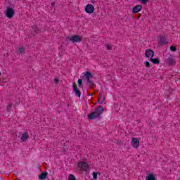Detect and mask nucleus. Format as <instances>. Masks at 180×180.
Wrapping results in <instances>:
<instances>
[{
	"mask_svg": "<svg viewBox=\"0 0 180 180\" xmlns=\"http://www.w3.org/2000/svg\"><path fill=\"white\" fill-rule=\"evenodd\" d=\"M18 54H23L25 53V47H20L18 49Z\"/></svg>",
	"mask_w": 180,
	"mask_h": 180,
	"instance_id": "dca6fc26",
	"label": "nucleus"
},
{
	"mask_svg": "<svg viewBox=\"0 0 180 180\" xmlns=\"http://www.w3.org/2000/svg\"><path fill=\"white\" fill-rule=\"evenodd\" d=\"M68 40H69V41H72V43H79L81 42V40H82V38L80 36L74 35L68 37Z\"/></svg>",
	"mask_w": 180,
	"mask_h": 180,
	"instance_id": "f03ea898",
	"label": "nucleus"
},
{
	"mask_svg": "<svg viewBox=\"0 0 180 180\" xmlns=\"http://www.w3.org/2000/svg\"><path fill=\"white\" fill-rule=\"evenodd\" d=\"M171 51H176V48L174 46H170Z\"/></svg>",
	"mask_w": 180,
	"mask_h": 180,
	"instance_id": "4be33fe9",
	"label": "nucleus"
},
{
	"mask_svg": "<svg viewBox=\"0 0 180 180\" xmlns=\"http://www.w3.org/2000/svg\"><path fill=\"white\" fill-rule=\"evenodd\" d=\"M84 77H86L87 81H90L91 78H92V74L89 71L84 72Z\"/></svg>",
	"mask_w": 180,
	"mask_h": 180,
	"instance_id": "f8f14e48",
	"label": "nucleus"
},
{
	"mask_svg": "<svg viewBox=\"0 0 180 180\" xmlns=\"http://www.w3.org/2000/svg\"><path fill=\"white\" fill-rule=\"evenodd\" d=\"M150 61H152V63L153 64H160V59H158L157 58H151Z\"/></svg>",
	"mask_w": 180,
	"mask_h": 180,
	"instance_id": "2eb2a0df",
	"label": "nucleus"
},
{
	"mask_svg": "<svg viewBox=\"0 0 180 180\" xmlns=\"http://www.w3.org/2000/svg\"><path fill=\"white\" fill-rule=\"evenodd\" d=\"M84 11L86 13H94V12H95V7H94L92 4H87L85 6Z\"/></svg>",
	"mask_w": 180,
	"mask_h": 180,
	"instance_id": "20e7f679",
	"label": "nucleus"
},
{
	"mask_svg": "<svg viewBox=\"0 0 180 180\" xmlns=\"http://www.w3.org/2000/svg\"><path fill=\"white\" fill-rule=\"evenodd\" d=\"M68 180H77L75 179V176L72 174H69Z\"/></svg>",
	"mask_w": 180,
	"mask_h": 180,
	"instance_id": "aec40b11",
	"label": "nucleus"
},
{
	"mask_svg": "<svg viewBox=\"0 0 180 180\" xmlns=\"http://www.w3.org/2000/svg\"><path fill=\"white\" fill-rule=\"evenodd\" d=\"M18 139H20L22 142H25L29 139V134H27V132H20Z\"/></svg>",
	"mask_w": 180,
	"mask_h": 180,
	"instance_id": "39448f33",
	"label": "nucleus"
},
{
	"mask_svg": "<svg viewBox=\"0 0 180 180\" xmlns=\"http://www.w3.org/2000/svg\"><path fill=\"white\" fill-rule=\"evenodd\" d=\"M101 99H102V97H100V98L98 99L97 102H98V103H101Z\"/></svg>",
	"mask_w": 180,
	"mask_h": 180,
	"instance_id": "bb28decb",
	"label": "nucleus"
},
{
	"mask_svg": "<svg viewBox=\"0 0 180 180\" xmlns=\"http://www.w3.org/2000/svg\"><path fill=\"white\" fill-rule=\"evenodd\" d=\"M103 113V107L102 106H98L97 107L94 112L91 113L87 115L88 119L89 120H94V119H96L98 117H101V115Z\"/></svg>",
	"mask_w": 180,
	"mask_h": 180,
	"instance_id": "f257e3e1",
	"label": "nucleus"
},
{
	"mask_svg": "<svg viewBox=\"0 0 180 180\" xmlns=\"http://www.w3.org/2000/svg\"><path fill=\"white\" fill-rule=\"evenodd\" d=\"M166 63L169 65H175V64H176V61H175V59H174V58H172V55H170V56L167 58Z\"/></svg>",
	"mask_w": 180,
	"mask_h": 180,
	"instance_id": "9d476101",
	"label": "nucleus"
},
{
	"mask_svg": "<svg viewBox=\"0 0 180 180\" xmlns=\"http://www.w3.org/2000/svg\"><path fill=\"white\" fill-rule=\"evenodd\" d=\"M139 2H141L143 5H147V3L149 0H138Z\"/></svg>",
	"mask_w": 180,
	"mask_h": 180,
	"instance_id": "6ab92c4d",
	"label": "nucleus"
},
{
	"mask_svg": "<svg viewBox=\"0 0 180 180\" xmlns=\"http://www.w3.org/2000/svg\"><path fill=\"white\" fill-rule=\"evenodd\" d=\"M106 101V97L101 96V99L100 100V105H103L105 103V101Z\"/></svg>",
	"mask_w": 180,
	"mask_h": 180,
	"instance_id": "f3484780",
	"label": "nucleus"
},
{
	"mask_svg": "<svg viewBox=\"0 0 180 180\" xmlns=\"http://www.w3.org/2000/svg\"><path fill=\"white\" fill-rule=\"evenodd\" d=\"M98 178V173L94 172H93V179H96Z\"/></svg>",
	"mask_w": 180,
	"mask_h": 180,
	"instance_id": "412c9836",
	"label": "nucleus"
},
{
	"mask_svg": "<svg viewBox=\"0 0 180 180\" xmlns=\"http://www.w3.org/2000/svg\"><path fill=\"white\" fill-rule=\"evenodd\" d=\"M77 84H78L79 85H81V84H82V79H79L77 80Z\"/></svg>",
	"mask_w": 180,
	"mask_h": 180,
	"instance_id": "a878e982",
	"label": "nucleus"
},
{
	"mask_svg": "<svg viewBox=\"0 0 180 180\" xmlns=\"http://www.w3.org/2000/svg\"><path fill=\"white\" fill-rule=\"evenodd\" d=\"M87 82H89L90 86H91V87L94 86V82H92V80H89Z\"/></svg>",
	"mask_w": 180,
	"mask_h": 180,
	"instance_id": "b1692460",
	"label": "nucleus"
},
{
	"mask_svg": "<svg viewBox=\"0 0 180 180\" xmlns=\"http://www.w3.org/2000/svg\"><path fill=\"white\" fill-rule=\"evenodd\" d=\"M0 75H1V72H0Z\"/></svg>",
	"mask_w": 180,
	"mask_h": 180,
	"instance_id": "7c9ffc66",
	"label": "nucleus"
},
{
	"mask_svg": "<svg viewBox=\"0 0 180 180\" xmlns=\"http://www.w3.org/2000/svg\"><path fill=\"white\" fill-rule=\"evenodd\" d=\"M143 64L147 68H150V67H151V65H150V62L148 61H145Z\"/></svg>",
	"mask_w": 180,
	"mask_h": 180,
	"instance_id": "a211bd4d",
	"label": "nucleus"
},
{
	"mask_svg": "<svg viewBox=\"0 0 180 180\" xmlns=\"http://www.w3.org/2000/svg\"><path fill=\"white\" fill-rule=\"evenodd\" d=\"M73 91L78 98H81V91L78 89V86H77V83H73Z\"/></svg>",
	"mask_w": 180,
	"mask_h": 180,
	"instance_id": "1a4fd4ad",
	"label": "nucleus"
},
{
	"mask_svg": "<svg viewBox=\"0 0 180 180\" xmlns=\"http://www.w3.org/2000/svg\"><path fill=\"white\" fill-rule=\"evenodd\" d=\"M77 167L82 171H88V169L89 168V166L85 162H79L78 165H77Z\"/></svg>",
	"mask_w": 180,
	"mask_h": 180,
	"instance_id": "7ed1b4c3",
	"label": "nucleus"
},
{
	"mask_svg": "<svg viewBox=\"0 0 180 180\" xmlns=\"http://www.w3.org/2000/svg\"><path fill=\"white\" fill-rule=\"evenodd\" d=\"M105 47L107 50H112V46H110V44H106Z\"/></svg>",
	"mask_w": 180,
	"mask_h": 180,
	"instance_id": "5701e85b",
	"label": "nucleus"
},
{
	"mask_svg": "<svg viewBox=\"0 0 180 180\" xmlns=\"http://www.w3.org/2000/svg\"><path fill=\"white\" fill-rule=\"evenodd\" d=\"M131 144L134 148H139L140 146V141L138 138H132Z\"/></svg>",
	"mask_w": 180,
	"mask_h": 180,
	"instance_id": "423d86ee",
	"label": "nucleus"
},
{
	"mask_svg": "<svg viewBox=\"0 0 180 180\" xmlns=\"http://www.w3.org/2000/svg\"><path fill=\"white\" fill-rule=\"evenodd\" d=\"M143 9V6L136 5L132 8V13H139Z\"/></svg>",
	"mask_w": 180,
	"mask_h": 180,
	"instance_id": "9b49d317",
	"label": "nucleus"
},
{
	"mask_svg": "<svg viewBox=\"0 0 180 180\" xmlns=\"http://www.w3.org/2000/svg\"><path fill=\"white\" fill-rule=\"evenodd\" d=\"M8 106H10V107H11V106H12V105H11V104H10V105H8Z\"/></svg>",
	"mask_w": 180,
	"mask_h": 180,
	"instance_id": "c756f323",
	"label": "nucleus"
},
{
	"mask_svg": "<svg viewBox=\"0 0 180 180\" xmlns=\"http://www.w3.org/2000/svg\"><path fill=\"white\" fill-rule=\"evenodd\" d=\"M145 56L147 58H153V57H154V51L151 49H147L145 52Z\"/></svg>",
	"mask_w": 180,
	"mask_h": 180,
	"instance_id": "6e6552de",
	"label": "nucleus"
},
{
	"mask_svg": "<svg viewBox=\"0 0 180 180\" xmlns=\"http://www.w3.org/2000/svg\"><path fill=\"white\" fill-rule=\"evenodd\" d=\"M162 43H165V40H164V41H162Z\"/></svg>",
	"mask_w": 180,
	"mask_h": 180,
	"instance_id": "c85d7f7f",
	"label": "nucleus"
},
{
	"mask_svg": "<svg viewBox=\"0 0 180 180\" xmlns=\"http://www.w3.org/2000/svg\"><path fill=\"white\" fill-rule=\"evenodd\" d=\"M47 175H48L47 172L42 173L39 175V179L40 180L46 179V178H47Z\"/></svg>",
	"mask_w": 180,
	"mask_h": 180,
	"instance_id": "4468645a",
	"label": "nucleus"
},
{
	"mask_svg": "<svg viewBox=\"0 0 180 180\" xmlns=\"http://www.w3.org/2000/svg\"><path fill=\"white\" fill-rule=\"evenodd\" d=\"M146 180H156L155 176L153 174H149L146 176Z\"/></svg>",
	"mask_w": 180,
	"mask_h": 180,
	"instance_id": "ddd939ff",
	"label": "nucleus"
},
{
	"mask_svg": "<svg viewBox=\"0 0 180 180\" xmlns=\"http://www.w3.org/2000/svg\"><path fill=\"white\" fill-rule=\"evenodd\" d=\"M14 15L15 11L13 10V8L11 7L7 8L6 11V15L7 16V18H9V19H11V18H13Z\"/></svg>",
	"mask_w": 180,
	"mask_h": 180,
	"instance_id": "0eeeda50",
	"label": "nucleus"
},
{
	"mask_svg": "<svg viewBox=\"0 0 180 180\" xmlns=\"http://www.w3.org/2000/svg\"><path fill=\"white\" fill-rule=\"evenodd\" d=\"M53 81H54L55 84H58V82H60V80H58V79H57V78H54Z\"/></svg>",
	"mask_w": 180,
	"mask_h": 180,
	"instance_id": "393cba45",
	"label": "nucleus"
},
{
	"mask_svg": "<svg viewBox=\"0 0 180 180\" xmlns=\"http://www.w3.org/2000/svg\"><path fill=\"white\" fill-rule=\"evenodd\" d=\"M54 5H56V3L52 2V3H51V6H54Z\"/></svg>",
	"mask_w": 180,
	"mask_h": 180,
	"instance_id": "cd10ccee",
	"label": "nucleus"
}]
</instances>
